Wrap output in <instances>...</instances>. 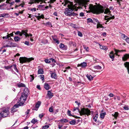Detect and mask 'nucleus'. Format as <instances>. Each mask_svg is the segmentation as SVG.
Segmentation results:
<instances>
[{"instance_id": "nucleus-16", "label": "nucleus", "mask_w": 129, "mask_h": 129, "mask_svg": "<svg viewBox=\"0 0 129 129\" xmlns=\"http://www.w3.org/2000/svg\"><path fill=\"white\" fill-rule=\"evenodd\" d=\"M44 87L46 89L48 90L50 88L49 85L47 83H45L44 84Z\"/></svg>"}, {"instance_id": "nucleus-48", "label": "nucleus", "mask_w": 129, "mask_h": 129, "mask_svg": "<svg viewBox=\"0 0 129 129\" xmlns=\"http://www.w3.org/2000/svg\"><path fill=\"white\" fill-rule=\"evenodd\" d=\"M102 25L101 24H98L97 25V28L99 27L102 28Z\"/></svg>"}, {"instance_id": "nucleus-37", "label": "nucleus", "mask_w": 129, "mask_h": 129, "mask_svg": "<svg viewBox=\"0 0 129 129\" xmlns=\"http://www.w3.org/2000/svg\"><path fill=\"white\" fill-rule=\"evenodd\" d=\"M30 81L32 82L34 79V76L32 75H30Z\"/></svg>"}, {"instance_id": "nucleus-51", "label": "nucleus", "mask_w": 129, "mask_h": 129, "mask_svg": "<svg viewBox=\"0 0 129 129\" xmlns=\"http://www.w3.org/2000/svg\"><path fill=\"white\" fill-rule=\"evenodd\" d=\"M49 111L50 112H52L53 111V109L52 108L50 107L49 108Z\"/></svg>"}, {"instance_id": "nucleus-63", "label": "nucleus", "mask_w": 129, "mask_h": 129, "mask_svg": "<svg viewBox=\"0 0 129 129\" xmlns=\"http://www.w3.org/2000/svg\"><path fill=\"white\" fill-rule=\"evenodd\" d=\"M11 66H7L5 67V68L6 69H11Z\"/></svg>"}, {"instance_id": "nucleus-22", "label": "nucleus", "mask_w": 129, "mask_h": 129, "mask_svg": "<svg viewBox=\"0 0 129 129\" xmlns=\"http://www.w3.org/2000/svg\"><path fill=\"white\" fill-rule=\"evenodd\" d=\"M110 57L112 59H114V53L113 51L111 52L109 54Z\"/></svg>"}, {"instance_id": "nucleus-62", "label": "nucleus", "mask_w": 129, "mask_h": 129, "mask_svg": "<svg viewBox=\"0 0 129 129\" xmlns=\"http://www.w3.org/2000/svg\"><path fill=\"white\" fill-rule=\"evenodd\" d=\"M43 116V114H40L39 115V117L41 118Z\"/></svg>"}, {"instance_id": "nucleus-2", "label": "nucleus", "mask_w": 129, "mask_h": 129, "mask_svg": "<svg viewBox=\"0 0 129 129\" xmlns=\"http://www.w3.org/2000/svg\"><path fill=\"white\" fill-rule=\"evenodd\" d=\"M79 112L81 115H86L87 116L90 114L91 112L88 109L84 108H82L80 111L79 110Z\"/></svg>"}, {"instance_id": "nucleus-64", "label": "nucleus", "mask_w": 129, "mask_h": 129, "mask_svg": "<svg viewBox=\"0 0 129 129\" xmlns=\"http://www.w3.org/2000/svg\"><path fill=\"white\" fill-rule=\"evenodd\" d=\"M53 15L56 16H57V13L56 12H54L53 13Z\"/></svg>"}, {"instance_id": "nucleus-49", "label": "nucleus", "mask_w": 129, "mask_h": 129, "mask_svg": "<svg viewBox=\"0 0 129 129\" xmlns=\"http://www.w3.org/2000/svg\"><path fill=\"white\" fill-rule=\"evenodd\" d=\"M30 111V110L28 109L27 111L25 112V114L27 115L29 113Z\"/></svg>"}, {"instance_id": "nucleus-3", "label": "nucleus", "mask_w": 129, "mask_h": 129, "mask_svg": "<svg viewBox=\"0 0 129 129\" xmlns=\"http://www.w3.org/2000/svg\"><path fill=\"white\" fill-rule=\"evenodd\" d=\"M34 60V58L32 57L27 58L25 57H20L19 59L20 62L21 63L27 62H29Z\"/></svg>"}, {"instance_id": "nucleus-53", "label": "nucleus", "mask_w": 129, "mask_h": 129, "mask_svg": "<svg viewBox=\"0 0 129 129\" xmlns=\"http://www.w3.org/2000/svg\"><path fill=\"white\" fill-rule=\"evenodd\" d=\"M54 41L58 44L59 43V41L58 40H57V39H55V40Z\"/></svg>"}, {"instance_id": "nucleus-54", "label": "nucleus", "mask_w": 129, "mask_h": 129, "mask_svg": "<svg viewBox=\"0 0 129 129\" xmlns=\"http://www.w3.org/2000/svg\"><path fill=\"white\" fill-rule=\"evenodd\" d=\"M84 15V14L83 12H81L80 14V16L81 17L83 16Z\"/></svg>"}, {"instance_id": "nucleus-7", "label": "nucleus", "mask_w": 129, "mask_h": 129, "mask_svg": "<svg viewBox=\"0 0 129 129\" xmlns=\"http://www.w3.org/2000/svg\"><path fill=\"white\" fill-rule=\"evenodd\" d=\"M25 95H24V94L22 93L21 97L19 99V101L22 102H24L25 101L27 97V96H26Z\"/></svg>"}, {"instance_id": "nucleus-15", "label": "nucleus", "mask_w": 129, "mask_h": 129, "mask_svg": "<svg viewBox=\"0 0 129 129\" xmlns=\"http://www.w3.org/2000/svg\"><path fill=\"white\" fill-rule=\"evenodd\" d=\"M87 63L86 62H83L80 64H78V67L81 66L82 68H84L87 66Z\"/></svg>"}, {"instance_id": "nucleus-55", "label": "nucleus", "mask_w": 129, "mask_h": 129, "mask_svg": "<svg viewBox=\"0 0 129 129\" xmlns=\"http://www.w3.org/2000/svg\"><path fill=\"white\" fill-rule=\"evenodd\" d=\"M125 40V41H126V42L129 43V38H128V37H127V38Z\"/></svg>"}, {"instance_id": "nucleus-11", "label": "nucleus", "mask_w": 129, "mask_h": 129, "mask_svg": "<svg viewBox=\"0 0 129 129\" xmlns=\"http://www.w3.org/2000/svg\"><path fill=\"white\" fill-rule=\"evenodd\" d=\"M51 75V77L55 79H56L57 78V76L56 73L55 72H52L50 73Z\"/></svg>"}, {"instance_id": "nucleus-45", "label": "nucleus", "mask_w": 129, "mask_h": 129, "mask_svg": "<svg viewBox=\"0 0 129 129\" xmlns=\"http://www.w3.org/2000/svg\"><path fill=\"white\" fill-rule=\"evenodd\" d=\"M41 77L40 78L43 81L44 80V76L43 75H40Z\"/></svg>"}, {"instance_id": "nucleus-21", "label": "nucleus", "mask_w": 129, "mask_h": 129, "mask_svg": "<svg viewBox=\"0 0 129 129\" xmlns=\"http://www.w3.org/2000/svg\"><path fill=\"white\" fill-rule=\"evenodd\" d=\"M119 115V113L118 112H115L114 113V114H112V116H113L116 119L117 117Z\"/></svg>"}, {"instance_id": "nucleus-34", "label": "nucleus", "mask_w": 129, "mask_h": 129, "mask_svg": "<svg viewBox=\"0 0 129 129\" xmlns=\"http://www.w3.org/2000/svg\"><path fill=\"white\" fill-rule=\"evenodd\" d=\"M122 37L125 40L128 37L126 36L125 34H122L121 35Z\"/></svg>"}, {"instance_id": "nucleus-44", "label": "nucleus", "mask_w": 129, "mask_h": 129, "mask_svg": "<svg viewBox=\"0 0 129 129\" xmlns=\"http://www.w3.org/2000/svg\"><path fill=\"white\" fill-rule=\"evenodd\" d=\"M45 61L46 63H49L50 62V61L48 59H45Z\"/></svg>"}, {"instance_id": "nucleus-31", "label": "nucleus", "mask_w": 129, "mask_h": 129, "mask_svg": "<svg viewBox=\"0 0 129 129\" xmlns=\"http://www.w3.org/2000/svg\"><path fill=\"white\" fill-rule=\"evenodd\" d=\"M60 121L62 122H67L68 121L67 119H62L60 120Z\"/></svg>"}, {"instance_id": "nucleus-32", "label": "nucleus", "mask_w": 129, "mask_h": 129, "mask_svg": "<svg viewBox=\"0 0 129 129\" xmlns=\"http://www.w3.org/2000/svg\"><path fill=\"white\" fill-rule=\"evenodd\" d=\"M76 123V121L74 120H72L70 122V124L72 125L75 124Z\"/></svg>"}, {"instance_id": "nucleus-29", "label": "nucleus", "mask_w": 129, "mask_h": 129, "mask_svg": "<svg viewBox=\"0 0 129 129\" xmlns=\"http://www.w3.org/2000/svg\"><path fill=\"white\" fill-rule=\"evenodd\" d=\"M106 114V113L104 112L102 113H101L100 114V117L102 118H103L105 116V115Z\"/></svg>"}, {"instance_id": "nucleus-1", "label": "nucleus", "mask_w": 129, "mask_h": 129, "mask_svg": "<svg viewBox=\"0 0 129 129\" xmlns=\"http://www.w3.org/2000/svg\"><path fill=\"white\" fill-rule=\"evenodd\" d=\"M89 2V1L84 0L83 2H80L77 3L74 5L73 2H70L68 0H66L64 2L62 3L64 6L67 5V8L65 9V11L64 12V14L67 16H76V14L74 12H72L73 11H77L78 9L83 8V7L86 9V7L89 9L91 11L97 14H99L103 13L104 11L103 7L102 6H100L99 7H95L92 4H90L89 6H87V3Z\"/></svg>"}, {"instance_id": "nucleus-33", "label": "nucleus", "mask_w": 129, "mask_h": 129, "mask_svg": "<svg viewBox=\"0 0 129 129\" xmlns=\"http://www.w3.org/2000/svg\"><path fill=\"white\" fill-rule=\"evenodd\" d=\"M37 121V120L36 119L34 118L31 121V122L35 124Z\"/></svg>"}, {"instance_id": "nucleus-26", "label": "nucleus", "mask_w": 129, "mask_h": 129, "mask_svg": "<svg viewBox=\"0 0 129 129\" xmlns=\"http://www.w3.org/2000/svg\"><path fill=\"white\" fill-rule=\"evenodd\" d=\"M11 67H13L14 69L17 72H18V70L16 67V64H14L11 66Z\"/></svg>"}, {"instance_id": "nucleus-42", "label": "nucleus", "mask_w": 129, "mask_h": 129, "mask_svg": "<svg viewBox=\"0 0 129 129\" xmlns=\"http://www.w3.org/2000/svg\"><path fill=\"white\" fill-rule=\"evenodd\" d=\"M87 20L88 23H93L92 20L91 18H88Z\"/></svg>"}, {"instance_id": "nucleus-59", "label": "nucleus", "mask_w": 129, "mask_h": 129, "mask_svg": "<svg viewBox=\"0 0 129 129\" xmlns=\"http://www.w3.org/2000/svg\"><path fill=\"white\" fill-rule=\"evenodd\" d=\"M109 96H110V97H113V96L114 95L112 93H110L109 95Z\"/></svg>"}, {"instance_id": "nucleus-20", "label": "nucleus", "mask_w": 129, "mask_h": 129, "mask_svg": "<svg viewBox=\"0 0 129 129\" xmlns=\"http://www.w3.org/2000/svg\"><path fill=\"white\" fill-rule=\"evenodd\" d=\"M115 51V54L117 55H118V53L119 52H121L123 51H125L126 50H118L115 49H114Z\"/></svg>"}, {"instance_id": "nucleus-6", "label": "nucleus", "mask_w": 129, "mask_h": 129, "mask_svg": "<svg viewBox=\"0 0 129 129\" xmlns=\"http://www.w3.org/2000/svg\"><path fill=\"white\" fill-rule=\"evenodd\" d=\"M21 104H16L13 107L11 108V112L12 113L16 111H17V110L16 109V108L18 107L19 106L21 105H22L23 104V103H21Z\"/></svg>"}, {"instance_id": "nucleus-40", "label": "nucleus", "mask_w": 129, "mask_h": 129, "mask_svg": "<svg viewBox=\"0 0 129 129\" xmlns=\"http://www.w3.org/2000/svg\"><path fill=\"white\" fill-rule=\"evenodd\" d=\"M44 0H36L35 1L36 3H39L41 2H44Z\"/></svg>"}, {"instance_id": "nucleus-58", "label": "nucleus", "mask_w": 129, "mask_h": 129, "mask_svg": "<svg viewBox=\"0 0 129 129\" xmlns=\"http://www.w3.org/2000/svg\"><path fill=\"white\" fill-rule=\"evenodd\" d=\"M84 48L87 51H89V48L88 47H84Z\"/></svg>"}, {"instance_id": "nucleus-61", "label": "nucleus", "mask_w": 129, "mask_h": 129, "mask_svg": "<svg viewBox=\"0 0 129 129\" xmlns=\"http://www.w3.org/2000/svg\"><path fill=\"white\" fill-rule=\"evenodd\" d=\"M52 38L54 41L55 40V39H56V37L55 36H52Z\"/></svg>"}, {"instance_id": "nucleus-17", "label": "nucleus", "mask_w": 129, "mask_h": 129, "mask_svg": "<svg viewBox=\"0 0 129 129\" xmlns=\"http://www.w3.org/2000/svg\"><path fill=\"white\" fill-rule=\"evenodd\" d=\"M17 86L18 87L20 88L22 87H25V85L22 83H17Z\"/></svg>"}, {"instance_id": "nucleus-13", "label": "nucleus", "mask_w": 129, "mask_h": 129, "mask_svg": "<svg viewBox=\"0 0 129 129\" xmlns=\"http://www.w3.org/2000/svg\"><path fill=\"white\" fill-rule=\"evenodd\" d=\"M47 95L49 99H51L53 96L52 93L50 91H48Z\"/></svg>"}, {"instance_id": "nucleus-35", "label": "nucleus", "mask_w": 129, "mask_h": 129, "mask_svg": "<svg viewBox=\"0 0 129 129\" xmlns=\"http://www.w3.org/2000/svg\"><path fill=\"white\" fill-rule=\"evenodd\" d=\"M9 44H10V47H15V45L14 43H12V42H10Z\"/></svg>"}, {"instance_id": "nucleus-46", "label": "nucleus", "mask_w": 129, "mask_h": 129, "mask_svg": "<svg viewBox=\"0 0 129 129\" xmlns=\"http://www.w3.org/2000/svg\"><path fill=\"white\" fill-rule=\"evenodd\" d=\"M67 113H68V115H69V116H73L71 114V111H70L68 110Z\"/></svg>"}, {"instance_id": "nucleus-9", "label": "nucleus", "mask_w": 129, "mask_h": 129, "mask_svg": "<svg viewBox=\"0 0 129 129\" xmlns=\"http://www.w3.org/2000/svg\"><path fill=\"white\" fill-rule=\"evenodd\" d=\"M41 104V102L40 101L38 102L37 103L35 107L33 109V110H37L38 108L39 107Z\"/></svg>"}, {"instance_id": "nucleus-43", "label": "nucleus", "mask_w": 129, "mask_h": 129, "mask_svg": "<svg viewBox=\"0 0 129 129\" xmlns=\"http://www.w3.org/2000/svg\"><path fill=\"white\" fill-rule=\"evenodd\" d=\"M6 15H8V14H7L4 13L0 14V17H4L6 16Z\"/></svg>"}, {"instance_id": "nucleus-18", "label": "nucleus", "mask_w": 129, "mask_h": 129, "mask_svg": "<svg viewBox=\"0 0 129 129\" xmlns=\"http://www.w3.org/2000/svg\"><path fill=\"white\" fill-rule=\"evenodd\" d=\"M44 8L45 5H39L38 7V8L40 10H45Z\"/></svg>"}, {"instance_id": "nucleus-19", "label": "nucleus", "mask_w": 129, "mask_h": 129, "mask_svg": "<svg viewBox=\"0 0 129 129\" xmlns=\"http://www.w3.org/2000/svg\"><path fill=\"white\" fill-rule=\"evenodd\" d=\"M29 90L27 88H25L24 90V92L22 93L24 94V95H25L27 96V94L29 92Z\"/></svg>"}, {"instance_id": "nucleus-27", "label": "nucleus", "mask_w": 129, "mask_h": 129, "mask_svg": "<svg viewBox=\"0 0 129 129\" xmlns=\"http://www.w3.org/2000/svg\"><path fill=\"white\" fill-rule=\"evenodd\" d=\"M93 67L94 69L97 70H100L102 69V67L99 65L94 66Z\"/></svg>"}, {"instance_id": "nucleus-5", "label": "nucleus", "mask_w": 129, "mask_h": 129, "mask_svg": "<svg viewBox=\"0 0 129 129\" xmlns=\"http://www.w3.org/2000/svg\"><path fill=\"white\" fill-rule=\"evenodd\" d=\"M9 111L8 109H6L3 110L1 113V115L2 117H4L7 116L9 115Z\"/></svg>"}, {"instance_id": "nucleus-50", "label": "nucleus", "mask_w": 129, "mask_h": 129, "mask_svg": "<svg viewBox=\"0 0 129 129\" xmlns=\"http://www.w3.org/2000/svg\"><path fill=\"white\" fill-rule=\"evenodd\" d=\"M44 41H45V42H44V41H42V43H43L44 44H45L46 43H47V42H48V41L46 40H44Z\"/></svg>"}, {"instance_id": "nucleus-56", "label": "nucleus", "mask_w": 129, "mask_h": 129, "mask_svg": "<svg viewBox=\"0 0 129 129\" xmlns=\"http://www.w3.org/2000/svg\"><path fill=\"white\" fill-rule=\"evenodd\" d=\"M36 10V8H34L33 9H30V11H35Z\"/></svg>"}, {"instance_id": "nucleus-14", "label": "nucleus", "mask_w": 129, "mask_h": 129, "mask_svg": "<svg viewBox=\"0 0 129 129\" xmlns=\"http://www.w3.org/2000/svg\"><path fill=\"white\" fill-rule=\"evenodd\" d=\"M124 65L125 67L127 69L128 73L129 74V62H126L124 63Z\"/></svg>"}, {"instance_id": "nucleus-10", "label": "nucleus", "mask_w": 129, "mask_h": 129, "mask_svg": "<svg viewBox=\"0 0 129 129\" xmlns=\"http://www.w3.org/2000/svg\"><path fill=\"white\" fill-rule=\"evenodd\" d=\"M128 58H129V54H125L122 58V60L123 61H126Z\"/></svg>"}, {"instance_id": "nucleus-24", "label": "nucleus", "mask_w": 129, "mask_h": 129, "mask_svg": "<svg viewBox=\"0 0 129 129\" xmlns=\"http://www.w3.org/2000/svg\"><path fill=\"white\" fill-rule=\"evenodd\" d=\"M100 48L105 50H107L108 49V48L106 46H103L102 45H100Z\"/></svg>"}, {"instance_id": "nucleus-4", "label": "nucleus", "mask_w": 129, "mask_h": 129, "mask_svg": "<svg viewBox=\"0 0 129 129\" xmlns=\"http://www.w3.org/2000/svg\"><path fill=\"white\" fill-rule=\"evenodd\" d=\"M27 30H22L21 32L19 31H18L16 32L15 34L16 35H19L20 36H21L23 35L25 36V37H27V36H29L28 34L27 33Z\"/></svg>"}, {"instance_id": "nucleus-28", "label": "nucleus", "mask_w": 129, "mask_h": 129, "mask_svg": "<svg viewBox=\"0 0 129 129\" xmlns=\"http://www.w3.org/2000/svg\"><path fill=\"white\" fill-rule=\"evenodd\" d=\"M38 74H43V70L41 69H39L38 71Z\"/></svg>"}, {"instance_id": "nucleus-41", "label": "nucleus", "mask_w": 129, "mask_h": 129, "mask_svg": "<svg viewBox=\"0 0 129 129\" xmlns=\"http://www.w3.org/2000/svg\"><path fill=\"white\" fill-rule=\"evenodd\" d=\"M49 126L48 125H46L43 127V129H47L49 127Z\"/></svg>"}, {"instance_id": "nucleus-52", "label": "nucleus", "mask_w": 129, "mask_h": 129, "mask_svg": "<svg viewBox=\"0 0 129 129\" xmlns=\"http://www.w3.org/2000/svg\"><path fill=\"white\" fill-rule=\"evenodd\" d=\"M24 44H25L28 46L29 45V42L28 41H25L24 43Z\"/></svg>"}, {"instance_id": "nucleus-8", "label": "nucleus", "mask_w": 129, "mask_h": 129, "mask_svg": "<svg viewBox=\"0 0 129 129\" xmlns=\"http://www.w3.org/2000/svg\"><path fill=\"white\" fill-rule=\"evenodd\" d=\"M114 16H113L112 17H109V16H105L104 19L105 20H107L106 22H107L109 21L110 20L112 19H114Z\"/></svg>"}, {"instance_id": "nucleus-12", "label": "nucleus", "mask_w": 129, "mask_h": 129, "mask_svg": "<svg viewBox=\"0 0 129 129\" xmlns=\"http://www.w3.org/2000/svg\"><path fill=\"white\" fill-rule=\"evenodd\" d=\"M59 46L60 48L63 50H66L67 49V46H65L62 43L60 44Z\"/></svg>"}, {"instance_id": "nucleus-57", "label": "nucleus", "mask_w": 129, "mask_h": 129, "mask_svg": "<svg viewBox=\"0 0 129 129\" xmlns=\"http://www.w3.org/2000/svg\"><path fill=\"white\" fill-rule=\"evenodd\" d=\"M50 60L52 61V62H55V60L53 58H51L50 59Z\"/></svg>"}, {"instance_id": "nucleus-30", "label": "nucleus", "mask_w": 129, "mask_h": 129, "mask_svg": "<svg viewBox=\"0 0 129 129\" xmlns=\"http://www.w3.org/2000/svg\"><path fill=\"white\" fill-rule=\"evenodd\" d=\"M110 10L108 9H107L106 10H105V11L104 12L105 14H107L108 13H109V14L110 13Z\"/></svg>"}, {"instance_id": "nucleus-60", "label": "nucleus", "mask_w": 129, "mask_h": 129, "mask_svg": "<svg viewBox=\"0 0 129 129\" xmlns=\"http://www.w3.org/2000/svg\"><path fill=\"white\" fill-rule=\"evenodd\" d=\"M37 88L39 90H40L41 89L40 86V85H37Z\"/></svg>"}, {"instance_id": "nucleus-47", "label": "nucleus", "mask_w": 129, "mask_h": 129, "mask_svg": "<svg viewBox=\"0 0 129 129\" xmlns=\"http://www.w3.org/2000/svg\"><path fill=\"white\" fill-rule=\"evenodd\" d=\"M78 35L79 36H80V37H82L83 36L82 34L80 31L78 32Z\"/></svg>"}, {"instance_id": "nucleus-36", "label": "nucleus", "mask_w": 129, "mask_h": 129, "mask_svg": "<svg viewBox=\"0 0 129 129\" xmlns=\"http://www.w3.org/2000/svg\"><path fill=\"white\" fill-rule=\"evenodd\" d=\"M98 114H97L95 115V116L93 118V119L95 122H96V121L97 119L98 118Z\"/></svg>"}, {"instance_id": "nucleus-39", "label": "nucleus", "mask_w": 129, "mask_h": 129, "mask_svg": "<svg viewBox=\"0 0 129 129\" xmlns=\"http://www.w3.org/2000/svg\"><path fill=\"white\" fill-rule=\"evenodd\" d=\"M10 37L9 35H7L6 36H4V37H3V39H7L8 38H9V37Z\"/></svg>"}, {"instance_id": "nucleus-25", "label": "nucleus", "mask_w": 129, "mask_h": 129, "mask_svg": "<svg viewBox=\"0 0 129 129\" xmlns=\"http://www.w3.org/2000/svg\"><path fill=\"white\" fill-rule=\"evenodd\" d=\"M21 38L18 36H15L14 38V41L15 42H18L20 41Z\"/></svg>"}, {"instance_id": "nucleus-38", "label": "nucleus", "mask_w": 129, "mask_h": 129, "mask_svg": "<svg viewBox=\"0 0 129 129\" xmlns=\"http://www.w3.org/2000/svg\"><path fill=\"white\" fill-rule=\"evenodd\" d=\"M123 108L125 110H129V108L128 106L127 105L123 107Z\"/></svg>"}, {"instance_id": "nucleus-23", "label": "nucleus", "mask_w": 129, "mask_h": 129, "mask_svg": "<svg viewBox=\"0 0 129 129\" xmlns=\"http://www.w3.org/2000/svg\"><path fill=\"white\" fill-rule=\"evenodd\" d=\"M86 77L89 80H92L93 79V77L91 75L87 74Z\"/></svg>"}]
</instances>
